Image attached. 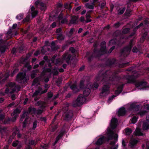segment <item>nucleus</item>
Listing matches in <instances>:
<instances>
[{"mask_svg":"<svg viewBox=\"0 0 149 149\" xmlns=\"http://www.w3.org/2000/svg\"><path fill=\"white\" fill-rule=\"evenodd\" d=\"M130 31V29L129 28H125L123 30L122 33L124 34H127Z\"/></svg>","mask_w":149,"mask_h":149,"instance_id":"680f3d73","label":"nucleus"},{"mask_svg":"<svg viewBox=\"0 0 149 149\" xmlns=\"http://www.w3.org/2000/svg\"><path fill=\"white\" fill-rule=\"evenodd\" d=\"M99 85L96 82H94L91 86L89 87L90 88H91V89H93V90H96L99 87Z\"/></svg>","mask_w":149,"mask_h":149,"instance_id":"5701e85b","label":"nucleus"},{"mask_svg":"<svg viewBox=\"0 0 149 149\" xmlns=\"http://www.w3.org/2000/svg\"><path fill=\"white\" fill-rule=\"evenodd\" d=\"M17 117V116L16 115L12 118L6 117L4 120L3 124H8L10 123L11 122H15L16 120Z\"/></svg>","mask_w":149,"mask_h":149,"instance_id":"6e6552de","label":"nucleus"},{"mask_svg":"<svg viewBox=\"0 0 149 149\" xmlns=\"http://www.w3.org/2000/svg\"><path fill=\"white\" fill-rule=\"evenodd\" d=\"M121 25V24L120 22H118L114 24L113 27L116 28H117L119 27Z\"/></svg>","mask_w":149,"mask_h":149,"instance_id":"338daca9","label":"nucleus"},{"mask_svg":"<svg viewBox=\"0 0 149 149\" xmlns=\"http://www.w3.org/2000/svg\"><path fill=\"white\" fill-rule=\"evenodd\" d=\"M107 130V131L106 133L107 134V140L109 141L112 140L113 138H114V141H111L110 143L111 145L114 146L118 141V135L117 134H115L113 136L114 133L113 131L109 127H108Z\"/></svg>","mask_w":149,"mask_h":149,"instance_id":"f03ea898","label":"nucleus"},{"mask_svg":"<svg viewBox=\"0 0 149 149\" xmlns=\"http://www.w3.org/2000/svg\"><path fill=\"white\" fill-rule=\"evenodd\" d=\"M91 88L90 87L85 88L83 91V95H82L85 97L88 96L91 91Z\"/></svg>","mask_w":149,"mask_h":149,"instance_id":"f3484780","label":"nucleus"},{"mask_svg":"<svg viewBox=\"0 0 149 149\" xmlns=\"http://www.w3.org/2000/svg\"><path fill=\"white\" fill-rule=\"evenodd\" d=\"M48 98L49 99H51L53 96V93L51 92H49L47 93Z\"/></svg>","mask_w":149,"mask_h":149,"instance_id":"774afa93","label":"nucleus"},{"mask_svg":"<svg viewBox=\"0 0 149 149\" xmlns=\"http://www.w3.org/2000/svg\"><path fill=\"white\" fill-rule=\"evenodd\" d=\"M100 50L103 55L107 53V51L106 49L105 46H101Z\"/></svg>","mask_w":149,"mask_h":149,"instance_id":"4be33fe9","label":"nucleus"},{"mask_svg":"<svg viewBox=\"0 0 149 149\" xmlns=\"http://www.w3.org/2000/svg\"><path fill=\"white\" fill-rule=\"evenodd\" d=\"M73 115L72 111L71 110L68 111L65 113L64 120L65 121H69L72 119Z\"/></svg>","mask_w":149,"mask_h":149,"instance_id":"20e7f679","label":"nucleus"},{"mask_svg":"<svg viewBox=\"0 0 149 149\" xmlns=\"http://www.w3.org/2000/svg\"><path fill=\"white\" fill-rule=\"evenodd\" d=\"M125 85V84H123L117 87V90L119 91H121L122 92L123 90V88Z\"/></svg>","mask_w":149,"mask_h":149,"instance_id":"09e8293b","label":"nucleus"},{"mask_svg":"<svg viewBox=\"0 0 149 149\" xmlns=\"http://www.w3.org/2000/svg\"><path fill=\"white\" fill-rule=\"evenodd\" d=\"M132 51L133 53H136L139 51V50L136 46H134L132 50Z\"/></svg>","mask_w":149,"mask_h":149,"instance_id":"052dcab7","label":"nucleus"},{"mask_svg":"<svg viewBox=\"0 0 149 149\" xmlns=\"http://www.w3.org/2000/svg\"><path fill=\"white\" fill-rule=\"evenodd\" d=\"M85 80H81L79 84V87L81 89H84V88Z\"/></svg>","mask_w":149,"mask_h":149,"instance_id":"58836bf2","label":"nucleus"},{"mask_svg":"<svg viewBox=\"0 0 149 149\" xmlns=\"http://www.w3.org/2000/svg\"><path fill=\"white\" fill-rule=\"evenodd\" d=\"M52 73L53 74L54 76L57 75L59 73L58 71L56 69V68L52 70Z\"/></svg>","mask_w":149,"mask_h":149,"instance_id":"8fccbe9b","label":"nucleus"},{"mask_svg":"<svg viewBox=\"0 0 149 149\" xmlns=\"http://www.w3.org/2000/svg\"><path fill=\"white\" fill-rule=\"evenodd\" d=\"M64 17H63V14L61 12L58 16V20L60 21L61 19H63Z\"/></svg>","mask_w":149,"mask_h":149,"instance_id":"69168bd1","label":"nucleus"},{"mask_svg":"<svg viewBox=\"0 0 149 149\" xmlns=\"http://www.w3.org/2000/svg\"><path fill=\"white\" fill-rule=\"evenodd\" d=\"M77 19L78 18L76 16L74 15L72 16L71 17V19L70 20V23L72 24H76Z\"/></svg>","mask_w":149,"mask_h":149,"instance_id":"a878e982","label":"nucleus"},{"mask_svg":"<svg viewBox=\"0 0 149 149\" xmlns=\"http://www.w3.org/2000/svg\"><path fill=\"white\" fill-rule=\"evenodd\" d=\"M131 10L129 8H127L126 10L125 13V15L126 16H130L131 15Z\"/></svg>","mask_w":149,"mask_h":149,"instance_id":"79ce46f5","label":"nucleus"},{"mask_svg":"<svg viewBox=\"0 0 149 149\" xmlns=\"http://www.w3.org/2000/svg\"><path fill=\"white\" fill-rule=\"evenodd\" d=\"M140 107L139 105H136L134 103H132L130 104L128 109L130 111H136L139 110Z\"/></svg>","mask_w":149,"mask_h":149,"instance_id":"0eeeda50","label":"nucleus"},{"mask_svg":"<svg viewBox=\"0 0 149 149\" xmlns=\"http://www.w3.org/2000/svg\"><path fill=\"white\" fill-rule=\"evenodd\" d=\"M38 10H35L32 11L31 13V16L32 18L35 17L38 14Z\"/></svg>","mask_w":149,"mask_h":149,"instance_id":"603ef678","label":"nucleus"},{"mask_svg":"<svg viewBox=\"0 0 149 149\" xmlns=\"http://www.w3.org/2000/svg\"><path fill=\"white\" fill-rule=\"evenodd\" d=\"M134 44V40L133 39H131L130 41L129 45H128L129 46L132 48Z\"/></svg>","mask_w":149,"mask_h":149,"instance_id":"5fc2aeb1","label":"nucleus"},{"mask_svg":"<svg viewBox=\"0 0 149 149\" xmlns=\"http://www.w3.org/2000/svg\"><path fill=\"white\" fill-rule=\"evenodd\" d=\"M94 57H95V56H94V55L93 53H92V54L88 58V62L90 63H91Z\"/></svg>","mask_w":149,"mask_h":149,"instance_id":"864d4df0","label":"nucleus"},{"mask_svg":"<svg viewBox=\"0 0 149 149\" xmlns=\"http://www.w3.org/2000/svg\"><path fill=\"white\" fill-rule=\"evenodd\" d=\"M39 6L40 7V8L42 10H45L46 9L45 4L42 2H40Z\"/></svg>","mask_w":149,"mask_h":149,"instance_id":"a19ab883","label":"nucleus"},{"mask_svg":"<svg viewBox=\"0 0 149 149\" xmlns=\"http://www.w3.org/2000/svg\"><path fill=\"white\" fill-rule=\"evenodd\" d=\"M93 53L95 57H100L102 55H103L100 49L96 48L94 49Z\"/></svg>","mask_w":149,"mask_h":149,"instance_id":"4468645a","label":"nucleus"},{"mask_svg":"<svg viewBox=\"0 0 149 149\" xmlns=\"http://www.w3.org/2000/svg\"><path fill=\"white\" fill-rule=\"evenodd\" d=\"M147 112V111L146 110L140 111L139 112L138 114L142 117L145 115Z\"/></svg>","mask_w":149,"mask_h":149,"instance_id":"4c0bfd02","label":"nucleus"},{"mask_svg":"<svg viewBox=\"0 0 149 149\" xmlns=\"http://www.w3.org/2000/svg\"><path fill=\"white\" fill-rule=\"evenodd\" d=\"M147 82L146 81H136L135 82V86L137 88H138L140 86H142V87L141 88L142 89L146 88H147L146 86Z\"/></svg>","mask_w":149,"mask_h":149,"instance_id":"39448f33","label":"nucleus"},{"mask_svg":"<svg viewBox=\"0 0 149 149\" xmlns=\"http://www.w3.org/2000/svg\"><path fill=\"white\" fill-rule=\"evenodd\" d=\"M120 78L114 75L113 72L110 70H107L104 72L100 71L96 77L97 81H101L106 82L104 84L102 88L100 95L102 96L103 94L107 95L109 93L110 86L111 83L110 81L114 84L117 85L120 81Z\"/></svg>","mask_w":149,"mask_h":149,"instance_id":"f257e3e1","label":"nucleus"},{"mask_svg":"<svg viewBox=\"0 0 149 149\" xmlns=\"http://www.w3.org/2000/svg\"><path fill=\"white\" fill-rule=\"evenodd\" d=\"M137 121V118L135 116H133L131 120V123L133 124L136 123Z\"/></svg>","mask_w":149,"mask_h":149,"instance_id":"bf43d9fd","label":"nucleus"},{"mask_svg":"<svg viewBox=\"0 0 149 149\" xmlns=\"http://www.w3.org/2000/svg\"><path fill=\"white\" fill-rule=\"evenodd\" d=\"M132 49L128 46H126L121 50V53L122 54H123L127 53H130L131 52Z\"/></svg>","mask_w":149,"mask_h":149,"instance_id":"ddd939ff","label":"nucleus"},{"mask_svg":"<svg viewBox=\"0 0 149 149\" xmlns=\"http://www.w3.org/2000/svg\"><path fill=\"white\" fill-rule=\"evenodd\" d=\"M29 144L28 145H30L31 146H35L37 143L36 142L35 140H29Z\"/></svg>","mask_w":149,"mask_h":149,"instance_id":"e433bc0d","label":"nucleus"},{"mask_svg":"<svg viewBox=\"0 0 149 149\" xmlns=\"http://www.w3.org/2000/svg\"><path fill=\"white\" fill-rule=\"evenodd\" d=\"M29 111L30 112H31V113L32 112H33V113H35L36 112V108L33 107L32 108L31 107H29Z\"/></svg>","mask_w":149,"mask_h":149,"instance_id":"6e6d98bb","label":"nucleus"},{"mask_svg":"<svg viewBox=\"0 0 149 149\" xmlns=\"http://www.w3.org/2000/svg\"><path fill=\"white\" fill-rule=\"evenodd\" d=\"M64 7L65 9H67L70 12L71 11L72 7L70 4L68 3H65L64 4Z\"/></svg>","mask_w":149,"mask_h":149,"instance_id":"7c9ffc66","label":"nucleus"},{"mask_svg":"<svg viewBox=\"0 0 149 149\" xmlns=\"http://www.w3.org/2000/svg\"><path fill=\"white\" fill-rule=\"evenodd\" d=\"M21 111L18 108H16V109L14 110L13 111L14 114H13L12 113L11 115L12 116H13L15 114H19L20 113Z\"/></svg>","mask_w":149,"mask_h":149,"instance_id":"a18cd8bd","label":"nucleus"},{"mask_svg":"<svg viewBox=\"0 0 149 149\" xmlns=\"http://www.w3.org/2000/svg\"><path fill=\"white\" fill-rule=\"evenodd\" d=\"M69 86L73 93H76L79 91L76 82L72 84H70Z\"/></svg>","mask_w":149,"mask_h":149,"instance_id":"423d86ee","label":"nucleus"},{"mask_svg":"<svg viewBox=\"0 0 149 149\" xmlns=\"http://www.w3.org/2000/svg\"><path fill=\"white\" fill-rule=\"evenodd\" d=\"M13 134H14L15 135L17 134L18 138H21L22 136V134L20 133L19 129L17 128L16 130L13 132Z\"/></svg>","mask_w":149,"mask_h":149,"instance_id":"473e14b6","label":"nucleus"},{"mask_svg":"<svg viewBox=\"0 0 149 149\" xmlns=\"http://www.w3.org/2000/svg\"><path fill=\"white\" fill-rule=\"evenodd\" d=\"M29 17L28 15L23 19L22 20L23 23H24L26 22H28L29 21Z\"/></svg>","mask_w":149,"mask_h":149,"instance_id":"e2e57ef3","label":"nucleus"},{"mask_svg":"<svg viewBox=\"0 0 149 149\" xmlns=\"http://www.w3.org/2000/svg\"><path fill=\"white\" fill-rule=\"evenodd\" d=\"M39 80L37 78H35L33 81L32 86H34L36 84L39 82Z\"/></svg>","mask_w":149,"mask_h":149,"instance_id":"4d7b16f0","label":"nucleus"},{"mask_svg":"<svg viewBox=\"0 0 149 149\" xmlns=\"http://www.w3.org/2000/svg\"><path fill=\"white\" fill-rule=\"evenodd\" d=\"M28 118H26L23 122L22 123V127L23 128H25L26 127V125L28 123Z\"/></svg>","mask_w":149,"mask_h":149,"instance_id":"c03bdc74","label":"nucleus"},{"mask_svg":"<svg viewBox=\"0 0 149 149\" xmlns=\"http://www.w3.org/2000/svg\"><path fill=\"white\" fill-rule=\"evenodd\" d=\"M125 9L126 8L125 7L122 8H120L117 11L118 15H121L123 14L124 12Z\"/></svg>","mask_w":149,"mask_h":149,"instance_id":"cd10ccee","label":"nucleus"},{"mask_svg":"<svg viewBox=\"0 0 149 149\" xmlns=\"http://www.w3.org/2000/svg\"><path fill=\"white\" fill-rule=\"evenodd\" d=\"M126 113V111L124 107L120 108L118 111V116H123L125 115Z\"/></svg>","mask_w":149,"mask_h":149,"instance_id":"dca6fc26","label":"nucleus"},{"mask_svg":"<svg viewBox=\"0 0 149 149\" xmlns=\"http://www.w3.org/2000/svg\"><path fill=\"white\" fill-rule=\"evenodd\" d=\"M125 78L127 80V83L130 84L134 82V79L133 75H126L125 77Z\"/></svg>","mask_w":149,"mask_h":149,"instance_id":"2eb2a0df","label":"nucleus"},{"mask_svg":"<svg viewBox=\"0 0 149 149\" xmlns=\"http://www.w3.org/2000/svg\"><path fill=\"white\" fill-rule=\"evenodd\" d=\"M135 135L136 136H143V134L141 132L140 129H138L136 130Z\"/></svg>","mask_w":149,"mask_h":149,"instance_id":"f704fd0d","label":"nucleus"},{"mask_svg":"<svg viewBox=\"0 0 149 149\" xmlns=\"http://www.w3.org/2000/svg\"><path fill=\"white\" fill-rule=\"evenodd\" d=\"M85 6L86 8H89L91 9H93L94 8V7L95 6V5L92 4V3H91V4H90V3H86L85 4Z\"/></svg>","mask_w":149,"mask_h":149,"instance_id":"b1692460","label":"nucleus"},{"mask_svg":"<svg viewBox=\"0 0 149 149\" xmlns=\"http://www.w3.org/2000/svg\"><path fill=\"white\" fill-rule=\"evenodd\" d=\"M61 22L62 24H64L65 23H66L68 22V20L67 18L66 17H64L63 19H61Z\"/></svg>","mask_w":149,"mask_h":149,"instance_id":"0e129e2a","label":"nucleus"},{"mask_svg":"<svg viewBox=\"0 0 149 149\" xmlns=\"http://www.w3.org/2000/svg\"><path fill=\"white\" fill-rule=\"evenodd\" d=\"M132 132L131 129L128 128H127L125 130V132L127 135H130Z\"/></svg>","mask_w":149,"mask_h":149,"instance_id":"3c124183","label":"nucleus"},{"mask_svg":"<svg viewBox=\"0 0 149 149\" xmlns=\"http://www.w3.org/2000/svg\"><path fill=\"white\" fill-rule=\"evenodd\" d=\"M116 60L114 59H108L106 61V63L107 65L111 66L115 64Z\"/></svg>","mask_w":149,"mask_h":149,"instance_id":"a211bd4d","label":"nucleus"},{"mask_svg":"<svg viewBox=\"0 0 149 149\" xmlns=\"http://www.w3.org/2000/svg\"><path fill=\"white\" fill-rule=\"evenodd\" d=\"M114 37L117 38L118 40H117V42H119L121 39L123 38L122 34L120 31H116L113 34Z\"/></svg>","mask_w":149,"mask_h":149,"instance_id":"f8f14e48","label":"nucleus"},{"mask_svg":"<svg viewBox=\"0 0 149 149\" xmlns=\"http://www.w3.org/2000/svg\"><path fill=\"white\" fill-rule=\"evenodd\" d=\"M117 40L116 38L111 40L109 42V44L110 45H116L117 44Z\"/></svg>","mask_w":149,"mask_h":149,"instance_id":"ea45409f","label":"nucleus"},{"mask_svg":"<svg viewBox=\"0 0 149 149\" xmlns=\"http://www.w3.org/2000/svg\"><path fill=\"white\" fill-rule=\"evenodd\" d=\"M24 17V14L23 13H20L16 17V19L19 20H20L22 19H23Z\"/></svg>","mask_w":149,"mask_h":149,"instance_id":"49530a36","label":"nucleus"},{"mask_svg":"<svg viewBox=\"0 0 149 149\" xmlns=\"http://www.w3.org/2000/svg\"><path fill=\"white\" fill-rule=\"evenodd\" d=\"M65 133L66 131L65 129L64 128H62L59 134V135L62 137Z\"/></svg>","mask_w":149,"mask_h":149,"instance_id":"37998d69","label":"nucleus"},{"mask_svg":"<svg viewBox=\"0 0 149 149\" xmlns=\"http://www.w3.org/2000/svg\"><path fill=\"white\" fill-rule=\"evenodd\" d=\"M37 121L36 120H35L33 123V127L32 129L33 130H35L37 127Z\"/></svg>","mask_w":149,"mask_h":149,"instance_id":"13d9d810","label":"nucleus"},{"mask_svg":"<svg viewBox=\"0 0 149 149\" xmlns=\"http://www.w3.org/2000/svg\"><path fill=\"white\" fill-rule=\"evenodd\" d=\"M57 38L58 40H62L65 38V36L62 33L57 34Z\"/></svg>","mask_w":149,"mask_h":149,"instance_id":"72a5a7b5","label":"nucleus"},{"mask_svg":"<svg viewBox=\"0 0 149 149\" xmlns=\"http://www.w3.org/2000/svg\"><path fill=\"white\" fill-rule=\"evenodd\" d=\"M118 120L116 118H113L111 119L110 123V127L111 129L113 130L117 126Z\"/></svg>","mask_w":149,"mask_h":149,"instance_id":"1a4fd4ad","label":"nucleus"},{"mask_svg":"<svg viewBox=\"0 0 149 149\" xmlns=\"http://www.w3.org/2000/svg\"><path fill=\"white\" fill-rule=\"evenodd\" d=\"M25 74H24L22 72H19L17 74L16 77V79L18 82H22L25 78Z\"/></svg>","mask_w":149,"mask_h":149,"instance_id":"9d476101","label":"nucleus"},{"mask_svg":"<svg viewBox=\"0 0 149 149\" xmlns=\"http://www.w3.org/2000/svg\"><path fill=\"white\" fill-rule=\"evenodd\" d=\"M64 7L65 9H67L70 12L71 11L72 7L70 4L68 3H65L64 4Z\"/></svg>","mask_w":149,"mask_h":149,"instance_id":"c756f323","label":"nucleus"},{"mask_svg":"<svg viewBox=\"0 0 149 149\" xmlns=\"http://www.w3.org/2000/svg\"><path fill=\"white\" fill-rule=\"evenodd\" d=\"M24 67L26 68L27 71H30L32 68V66L29 65V63H27L24 65Z\"/></svg>","mask_w":149,"mask_h":149,"instance_id":"2f4dec72","label":"nucleus"},{"mask_svg":"<svg viewBox=\"0 0 149 149\" xmlns=\"http://www.w3.org/2000/svg\"><path fill=\"white\" fill-rule=\"evenodd\" d=\"M105 139L104 136H102L99 138L96 142V144L97 146H100L103 143Z\"/></svg>","mask_w":149,"mask_h":149,"instance_id":"6ab92c4d","label":"nucleus"},{"mask_svg":"<svg viewBox=\"0 0 149 149\" xmlns=\"http://www.w3.org/2000/svg\"><path fill=\"white\" fill-rule=\"evenodd\" d=\"M85 100L86 98L84 97L82 95H79L77 99L74 102L73 104V106L76 107L81 105Z\"/></svg>","mask_w":149,"mask_h":149,"instance_id":"7ed1b4c3","label":"nucleus"},{"mask_svg":"<svg viewBox=\"0 0 149 149\" xmlns=\"http://www.w3.org/2000/svg\"><path fill=\"white\" fill-rule=\"evenodd\" d=\"M6 130V128L4 127H0V133L2 138L3 136V133L5 132Z\"/></svg>","mask_w":149,"mask_h":149,"instance_id":"c85d7f7f","label":"nucleus"},{"mask_svg":"<svg viewBox=\"0 0 149 149\" xmlns=\"http://www.w3.org/2000/svg\"><path fill=\"white\" fill-rule=\"evenodd\" d=\"M143 130H146L149 129V124L147 122H144L143 125Z\"/></svg>","mask_w":149,"mask_h":149,"instance_id":"c9c22d12","label":"nucleus"},{"mask_svg":"<svg viewBox=\"0 0 149 149\" xmlns=\"http://www.w3.org/2000/svg\"><path fill=\"white\" fill-rule=\"evenodd\" d=\"M72 57V55L68 54V53H65L63 55V58L65 60L68 64L70 63V60Z\"/></svg>","mask_w":149,"mask_h":149,"instance_id":"9b49d317","label":"nucleus"},{"mask_svg":"<svg viewBox=\"0 0 149 149\" xmlns=\"http://www.w3.org/2000/svg\"><path fill=\"white\" fill-rule=\"evenodd\" d=\"M10 75L9 72H6L4 75H3V82H5L9 77Z\"/></svg>","mask_w":149,"mask_h":149,"instance_id":"bb28decb","label":"nucleus"},{"mask_svg":"<svg viewBox=\"0 0 149 149\" xmlns=\"http://www.w3.org/2000/svg\"><path fill=\"white\" fill-rule=\"evenodd\" d=\"M29 57L27 56H26L25 57H22L20 60V63L22 64H24V65L27 63H29V62L27 61Z\"/></svg>","mask_w":149,"mask_h":149,"instance_id":"aec40b11","label":"nucleus"},{"mask_svg":"<svg viewBox=\"0 0 149 149\" xmlns=\"http://www.w3.org/2000/svg\"><path fill=\"white\" fill-rule=\"evenodd\" d=\"M38 71L39 70L37 69L33 70L31 75V78L33 79L35 78Z\"/></svg>","mask_w":149,"mask_h":149,"instance_id":"412c9836","label":"nucleus"},{"mask_svg":"<svg viewBox=\"0 0 149 149\" xmlns=\"http://www.w3.org/2000/svg\"><path fill=\"white\" fill-rule=\"evenodd\" d=\"M138 141L136 139H134L129 143V146L131 148L134 147V146L137 143Z\"/></svg>","mask_w":149,"mask_h":149,"instance_id":"393cba45","label":"nucleus"},{"mask_svg":"<svg viewBox=\"0 0 149 149\" xmlns=\"http://www.w3.org/2000/svg\"><path fill=\"white\" fill-rule=\"evenodd\" d=\"M19 71V69L17 68H15L14 70L11 72L10 75L11 77H13L14 75L17 73Z\"/></svg>","mask_w":149,"mask_h":149,"instance_id":"de8ad7c7","label":"nucleus"}]
</instances>
